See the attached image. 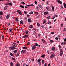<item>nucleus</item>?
Instances as JSON below:
<instances>
[{
  "mask_svg": "<svg viewBox=\"0 0 66 66\" xmlns=\"http://www.w3.org/2000/svg\"><path fill=\"white\" fill-rule=\"evenodd\" d=\"M6 5H9V3H7L6 4Z\"/></svg>",
  "mask_w": 66,
  "mask_h": 66,
  "instance_id": "62",
  "label": "nucleus"
},
{
  "mask_svg": "<svg viewBox=\"0 0 66 66\" xmlns=\"http://www.w3.org/2000/svg\"><path fill=\"white\" fill-rule=\"evenodd\" d=\"M64 42H66V38H65L64 39Z\"/></svg>",
  "mask_w": 66,
  "mask_h": 66,
  "instance_id": "58",
  "label": "nucleus"
},
{
  "mask_svg": "<svg viewBox=\"0 0 66 66\" xmlns=\"http://www.w3.org/2000/svg\"><path fill=\"white\" fill-rule=\"evenodd\" d=\"M21 3H22L23 4V5L25 4V3H24V2H21Z\"/></svg>",
  "mask_w": 66,
  "mask_h": 66,
  "instance_id": "43",
  "label": "nucleus"
},
{
  "mask_svg": "<svg viewBox=\"0 0 66 66\" xmlns=\"http://www.w3.org/2000/svg\"><path fill=\"white\" fill-rule=\"evenodd\" d=\"M29 28L30 29H32L33 28V26L32 25H30L29 27Z\"/></svg>",
  "mask_w": 66,
  "mask_h": 66,
  "instance_id": "12",
  "label": "nucleus"
},
{
  "mask_svg": "<svg viewBox=\"0 0 66 66\" xmlns=\"http://www.w3.org/2000/svg\"><path fill=\"white\" fill-rule=\"evenodd\" d=\"M42 64H44L45 63V61H44V60H42Z\"/></svg>",
  "mask_w": 66,
  "mask_h": 66,
  "instance_id": "24",
  "label": "nucleus"
},
{
  "mask_svg": "<svg viewBox=\"0 0 66 66\" xmlns=\"http://www.w3.org/2000/svg\"><path fill=\"white\" fill-rule=\"evenodd\" d=\"M24 13H25V14H27V12H26L25 11H24Z\"/></svg>",
  "mask_w": 66,
  "mask_h": 66,
  "instance_id": "56",
  "label": "nucleus"
},
{
  "mask_svg": "<svg viewBox=\"0 0 66 66\" xmlns=\"http://www.w3.org/2000/svg\"><path fill=\"white\" fill-rule=\"evenodd\" d=\"M46 18H47V19H50V16H48V17H46Z\"/></svg>",
  "mask_w": 66,
  "mask_h": 66,
  "instance_id": "38",
  "label": "nucleus"
},
{
  "mask_svg": "<svg viewBox=\"0 0 66 66\" xmlns=\"http://www.w3.org/2000/svg\"><path fill=\"white\" fill-rule=\"evenodd\" d=\"M35 46H38V44H37V43H36L35 45Z\"/></svg>",
  "mask_w": 66,
  "mask_h": 66,
  "instance_id": "44",
  "label": "nucleus"
},
{
  "mask_svg": "<svg viewBox=\"0 0 66 66\" xmlns=\"http://www.w3.org/2000/svg\"><path fill=\"white\" fill-rule=\"evenodd\" d=\"M53 42H54L53 40H50V42H51V43H53Z\"/></svg>",
  "mask_w": 66,
  "mask_h": 66,
  "instance_id": "39",
  "label": "nucleus"
},
{
  "mask_svg": "<svg viewBox=\"0 0 66 66\" xmlns=\"http://www.w3.org/2000/svg\"><path fill=\"white\" fill-rule=\"evenodd\" d=\"M43 43L44 44H47V42H46V41L43 42Z\"/></svg>",
  "mask_w": 66,
  "mask_h": 66,
  "instance_id": "28",
  "label": "nucleus"
},
{
  "mask_svg": "<svg viewBox=\"0 0 66 66\" xmlns=\"http://www.w3.org/2000/svg\"><path fill=\"white\" fill-rule=\"evenodd\" d=\"M15 21H18V19L17 18L16 19Z\"/></svg>",
  "mask_w": 66,
  "mask_h": 66,
  "instance_id": "48",
  "label": "nucleus"
},
{
  "mask_svg": "<svg viewBox=\"0 0 66 66\" xmlns=\"http://www.w3.org/2000/svg\"><path fill=\"white\" fill-rule=\"evenodd\" d=\"M35 4H37V2H36V1H35Z\"/></svg>",
  "mask_w": 66,
  "mask_h": 66,
  "instance_id": "55",
  "label": "nucleus"
},
{
  "mask_svg": "<svg viewBox=\"0 0 66 66\" xmlns=\"http://www.w3.org/2000/svg\"><path fill=\"white\" fill-rule=\"evenodd\" d=\"M23 49H26L28 48L27 47H23Z\"/></svg>",
  "mask_w": 66,
  "mask_h": 66,
  "instance_id": "34",
  "label": "nucleus"
},
{
  "mask_svg": "<svg viewBox=\"0 0 66 66\" xmlns=\"http://www.w3.org/2000/svg\"><path fill=\"white\" fill-rule=\"evenodd\" d=\"M12 60H13V61H14V62H15V59L14 58L12 57Z\"/></svg>",
  "mask_w": 66,
  "mask_h": 66,
  "instance_id": "30",
  "label": "nucleus"
},
{
  "mask_svg": "<svg viewBox=\"0 0 66 66\" xmlns=\"http://www.w3.org/2000/svg\"><path fill=\"white\" fill-rule=\"evenodd\" d=\"M54 18H55V17H54V16L53 17V18H51V19H54Z\"/></svg>",
  "mask_w": 66,
  "mask_h": 66,
  "instance_id": "61",
  "label": "nucleus"
},
{
  "mask_svg": "<svg viewBox=\"0 0 66 66\" xmlns=\"http://www.w3.org/2000/svg\"><path fill=\"white\" fill-rule=\"evenodd\" d=\"M57 2L58 3H60V4H62V2L60 0H58L57 1Z\"/></svg>",
  "mask_w": 66,
  "mask_h": 66,
  "instance_id": "11",
  "label": "nucleus"
},
{
  "mask_svg": "<svg viewBox=\"0 0 66 66\" xmlns=\"http://www.w3.org/2000/svg\"><path fill=\"white\" fill-rule=\"evenodd\" d=\"M17 12L19 13V14L20 15H21V11H20V10H17Z\"/></svg>",
  "mask_w": 66,
  "mask_h": 66,
  "instance_id": "5",
  "label": "nucleus"
},
{
  "mask_svg": "<svg viewBox=\"0 0 66 66\" xmlns=\"http://www.w3.org/2000/svg\"><path fill=\"white\" fill-rule=\"evenodd\" d=\"M36 9L37 10H38V9H39V8L38 7V6H36Z\"/></svg>",
  "mask_w": 66,
  "mask_h": 66,
  "instance_id": "49",
  "label": "nucleus"
},
{
  "mask_svg": "<svg viewBox=\"0 0 66 66\" xmlns=\"http://www.w3.org/2000/svg\"><path fill=\"white\" fill-rule=\"evenodd\" d=\"M41 40H42V41H43V42H44L45 41L44 39H42Z\"/></svg>",
  "mask_w": 66,
  "mask_h": 66,
  "instance_id": "57",
  "label": "nucleus"
},
{
  "mask_svg": "<svg viewBox=\"0 0 66 66\" xmlns=\"http://www.w3.org/2000/svg\"><path fill=\"white\" fill-rule=\"evenodd\" d=\"M20 7H21L22 8H24V6L22 5H20Z\"/></svg>",
  "mask_w": 66,
  "mask_h": 66,
  "instance_id": "37",
  "label": "nucleus"
},
{
  "mask_svg": "<svg viewBox=\"0 0 66 66\" xmlns=\"http://www.w3.org/2000/svg\"><path fill=\"white\" fill-rule=\"evenodd\" d=\"M35 13L36 14V15H37V14H38V12H35Z\"/></svg>",
  "mask_w": 66,
  "mask_h": 66,
  "instance_id": "53",
  "label": "nucleus"
},
{
  "mask_svg": "<svg viewBox=\"0 0 66 66\" xmlns=\"http://www.w3.org/2000/svg\"><path fill=\"white\" fill-rule=\"evenodd\" d=\"M44 14L45 15H47L48 14V12H45L44 13Z\"/></svg>",
  "mask_w": 66,
  "mask_h": 66,
  "instance_id": "10",
  "label": "nucleus"
},
{
  "mask_svg": "<svg viewBox=\"0 0 66 66\" xmlns=\"http://www.w3.org/2000/svg\"><path fill=\"white\" fill-rule=\"evenodd\" d=\"M52 11H54V7L53 6H52Z\"/></svg>",
  "mask_w": 66,
  "mask_h": 66,
  "instance_id": "29",
  "label": "nucleus"
},
{
  "mask_svg": "<svg viewBox=\"0 0 66 66\" xmlns=\"http://www.w3.org/2000/svg\"><path fill=\"white\" fill-rule=\"evenodd\" d=\"M20 24H23V22L22 20H21L20 21Z\"/></svg>",
  "mask_w": 66,
  "mask_h": 66,
  "instance_id": "21",
  "label": "nucleus"
},
{
  "mask_svg": "<svg viewBox=\"0 0 66 66\" xmlns=\"http://www.w3.org/2000/svg\"><path fill=\"white\" fill-rule=\"evenodd\" d=\"M10 24H11V23L10 22H8L7 23V25L8 26H9Z\"/></svg>",
  "mask_w": 66,
  "mask_h": 66,
  "instance_id": "35",
  "label": "nucleus"
},
{
  "mask_svg": "<svg viewBox=\"0 0 66 66\" xmlns=\"http://www.w3.org/2000/svg\"><path fill=\"white\" fill-rule=\"evenodd\" d=\"M52 54L51 55V56H50V57L51 58H52L53 57H54L55 56V54H54V52H52Z\"/></svg>",
  "mask_w": 66,
  "mask_h": 66,
  "instance_id": "2",
  "label": "nucleus"
},
{
  "mask_svg": "<svg viewBox=\"0 0 66 66\" xmlns=\"http://www.w3.org/2000/svg\"><path fill=\"white\" fill-rule=\"evenodd\" d=\"M64 4V7L65 8V9H66V4L65 3H63Z\"/></svg>",
  "mask_w": 66,
  "mask_h": 66,
  "instance_id": "18",
  "label": "nucleus"
},
{
  "mask_svg": "<svg viewBox=\"0 0 66 66\" xmlns=\"http://www.w3.org/2000/svg\"><path fill=\"white\" fill-rule=\"evenodd\" d=\"M9 5H11V6H12V4L11 3H9Z\"/></svg>",
  "mask_w": 66,
  "mask_h": 66,
  "instance_id": "45",
  "label": "nucleus"
},
{
  "mask_svg": "<svg viewBox=\"0 0 66 66\" xmlns=\"http://www.w3.org/2000/svg\"><path fill=\"white\" fill-rule=\"evenodd\" d=\"M28 36H29L28 35H25L24 36H23V38H26L27 37H28Z\"/></svg>",
  "mask_w": 66,
  "mask_h": 66,
  "instance_id": "9",
  "label": "nucleus"
},
{
  "mask_svg": "<svg viewBox=\"0 0 66 66\" xmlns=\"http://www.w3.org/2000/svg\"><path fill=\"white\" fill-rule=\"evenodd\" d=\"M13 52L14 53H17V50H15Z\"/></svg>",
  "mask_w": 66,
  "mask_h": 66,
  "instance_id": "26",
  "label": "nucleus"
},
{
  "mask_svg": "<svg viewBox=\"0 0 66 66\" xmlns=\"http://www.w3.org/2000/svg\"><path fill=\"white\" fill-rule=\"evenodd\" d=\"M29 6H34V5L33 4H31L29 5Z\"/></svg>",
  "mask_w": 66,
  "mask_h": 66,
  "instance_id": "47",
  "label": "nucleus"
},
{
  "mask_svg": "<svg viewBox=\"0 0 66 66\" xmlns=\"http://www.w3.org/2000/svg\"><path fill=\"white\" fill-rule=\"evenodd\" d=\"M9 32H12V29H10L9 30Z\"/></svg>",
  "mask_w": 66,
  "mask_h": 66,
  "instance_id": "32",
  "label": "nucleus"
},
{
  "mask_svg": "<svg viewBox=\"0 0 66 66\" xmlns=\"http://www.w3.org/2000/svg\"><path fill=\"white\" fill-rule=\"evenodd\" d=\"M21 53H24L25 52H26V51L25 50H23L21 52Z\"/></svg>",
  "mask_w": 66,
  "mask_h": 66,
  "instance_id": "8",
  "label": "nucleus"
},
{
  "mask_svg": "<svg viewBox=\"0 0 66 66\" xmlns=\"http://www.w3.org/2000/svg\"><path fill=\"white\" fill-rule=\"evenodd\" d=\"M16 45L15 43H14L12 44V47L13 48H14V49H16Z\"/></svg>",
  "mask_w": 66,
  "mask_h": 66,
  "instance_id": "1",
  "label": "nucleus"
},
{
  "mask_svg": "<svg viewBox=\"0 0 66 66\" xmlns=\"http://www.w3.org/2000/svg\"><path fill=\"white\" fill-rule=\"evenodd\" d=\"M3 13L2 12H0V15H3Z\"/></svg>",
  "mask_w": 66,
  "mask_h": 66,
  "instance_id": "25",
  "label": "nucleus"
},
{
  "mask_svg": "<svg viewBox=\"0 0 66 66\" xmlns=\"http://www.w3.org/2000/svg\"><path fill=\"white\" fill-rule=\"evenodd\" d=\"M51 34H54V32H51Z\"/></svg>",
  "mask_w": 66,
  "mask_h": 66,
  "instance_id": "51",
  "label": "nucleus"
},
{
  "mask_svg": "<svg viewBox=\"0 0 66 66\" xmlns=\"http://www.w3.org/2000/svg\"><path fill=\"white\" fill-rule=\"evenodd\" d=\"M45 56V55H43L42 56H41V57H44Z\"/></svg>",
  "mask_w": 66,
  "mask_h": 66,
  "instance_id": "50",
  "label": "nucleus"
},
{
  "mask_svg": "<svg viewBox=\"0 0 66 66\" xmlns=\"http://www.w3.org/2000/svg\"><path fill=\"white\" fill-rule=\"evenodd\" d=\"M38 64L39 66H40V65H42V62L41 61L39 62Z\"/></svg>",
  "mask_w": 66,
  "mask_h": 66,
  "instance_id": "33",
  "label": "nucleus"
},
{
  "mask_svg": "<svg viewBox=\"0 0 66 66\" xmlns=\"http://www.w3.org/2000/svg\"><path fill=\"white\" fill-rule=\"evenodd\" d=\"M33 14V12L32 11L31 12L29 13V14H30V15H31V14Z\"/></svg>",
  "mask_w": 66,
  "mask_h": 66,
  "instance_id": "20",
  "label": "nucleus"
},
{
  "mask_svg": "<svg viewBox=\"0 0 66 66\" xmlns=\"http://www.w3.org/2000/svg\"><path fill=\"white\" fill-rule=\"evenodd\" d=\"M46 9L47 11H50V7H49V6H47L46 7Z\"/></svg>",
  "mask_w": 66,
  "mask_h": 66,
  "instance_id": "4",
  "label": "nucleus"
},
{
  "mask_svg": "<svg viewBox=\"0 0 66 66\" xmlns=\"http://www.w3.org/2000/svg\"><path fill=\"white\" fill-rule=\"evenodd\" d=\"M47 23L48 24H51V22L50 21H48L47 22Z\"/></svg>",
  "mask_w": 66,
  "mask_h": 66,
  "instance_id": "22",
  "label": "nucleus"
},
{
  "mask_svg": "<svg viewBox=\"0 0 66 66\" xmlns=\"http://www.w3.org/2000/svg\"><path fill=\"white\" fill-rule=\"evenodd\" d=\"M41 27L42 28H44V25H42Z\"/></svg>",
  "mask_w": 66,
  "mask_h": 66,
  "instance_id": "41",
  "label": "nucleus"
},
{
  "mask_svg": "<svg viewBox=\"0 0 66 66\" xmlns=\"http://www.w3.org/2000/svg\"><path fill=\"white\" fill-rule=\"evenodd\" d=\"M28 31H26L25 32V33H26V34H28Z\"/></svg>",
  "mask_w": 66,
  "mask_h": 66,
  "instance_id": "46",
  "label": "nucleus"
},
{
  "mask_svg": "<svg viewBox=\"0 0 66 66\" xmlns=\"http://www.w3.org/2000/svg\"><path fill=\"white\" fill-rule=\"evenodd\" d=\"M24 20H27V18L25 17L24 19Z\"/></svg>",
  "mask_w": 66,
  "mask_h": 66,
  "instance_id": "52",
  "label": "nucleus"
},
{
  "mask_svg": "<svg viewBox=\"0 0 66 66\" xmlns=\"http://www.w3.org/2000/svg\"><path fill=\"white\" fill-rule=\"evenodd\" d=\"M10 64L11 66H14V63L12 62H11Z\"/></svg>",
  "mask_w": 66,
  "mask_h": 66,
  "instance_id": "23",
  "label": "nucleus"
},
{
  "mask_svg": "<svg viewBox=\"0 0 66 66\" xmlns=\"http://www.w3.org/2000/svg\"><path fill=\"white\" fill-rule=\"evenodd\" d=\"M38 6H39V7H40V8H41V7H42V6H41V4H38Z\"/></svg>",
  "mask_w": 66,
  "mask_h": 66,
  "instance_id": "31",
  "label": "nucleus"
},
{
  "mask_svg": "<svg viewBox=\"0 0 66 66\" xmlns=\"http://www.w3.org/2000/svg\"><path fill=\"white\" fill-rule=\"evenodd\" d=\"M36 48V46H33L32 47V50H34V49H35Z\"/></svg>",
  "mask_w": 66,
  "mask_h": 66,
  "instance_id": "13",
  "label": "nucleus"
},
{
  "mask_svg": "<svg viewBox=\"0 0 66 66\" xmlns=\"http://www.w3.org/2000/svg\"><path fill=\"white\" fill-rule=\"evenodd\" d=\"M10 14H7V15L6 16V19H8V18H9V16H10Z\"/></svg>",
  "mask_w": 66,
  "mask_h": 66,
  "instance_id": "15",
  "label": "nucleus"
},
{
  "mask_svg": "<svg viewBox=\"0 0 66 66\" xmlns=\"http://www.w3.org/2000/svg\"><path fill=\"white\" fill-rule=\"evenodd\" d=\"M10 55H11V56H13L14 55H13V54L12 53H10Z\"/></svg>",
  "mask_w": 66,
  "mask_h": 66,
  "instance_id": "42",
  "label": "nucleus"
},
{
  "mask_svg": "<svg viewBox=\"0 0 66 66\" xmlns=\"http://www.w3.org/2000/svg\"><path fill=\"white\" fill-rule=\"evenodd\" d=\"M54 17H57V15L56 14L54 15Z\"/></svg>",
  "mask_w": 66,
  "mask_h": 66,
  "instance_id": "40",
  "label": "nucleus"
},
{
  "mask_svg": "<svg viewBox=\"0 0 66 66\" xmlns=\"http://www.w3.org/2000/svg\"><path fill=\"white\" fill-rule=\"evenodd\" d=\"M66 44V42H64L63 43V45H65Z\"/></svg>",
  "mask_w": 66,
  "mask_h": 66,
  "instance_id": "60",
  "label": "nucleus"
},
{
  "mask_svg": "<svg viewBox=\"0 0 66 66\" xmlns=\"http://www.w3.org/2000/svg\"><path fill=\"white\" fill-rule=\"evenodd\" d=\"M40 61H41V59H38L37 60V63H38V62H40Z\"/></svg>",
  "mask_w": 66,
  "mask_h": 66,
  "instance_id": "16",
  "label": "nucleus"
},
{
  "mask_svg": "<svg viewBox=\"0 0 66 66\" xmlns=\"http://www.w3.org/2000/svg\"><path fill=\"white\" fill-rule=\"evenodd\" d=\"M59 48H61V45H59Z\"/></svg>",
  "mask_w": 66,
  "mask_h": 66,
  "instance_id": "63",
  "label": "nucleus"
},
{
  "mask_svg": "<svg viewBox=\"0 0 66 66\" xmlns=\"http://www.w3.org/2000/svg\"><path fill=\"white\" fill-rule=\"evenodd\" d=\"M58 38L56 37L55 38V39H56V40H58Z\"/></svg>",
  "mask_w": 66,
  "mask_h": 66,
  "instance_id": "54",
  "label": "nucleus"
},
{
  "mask_svg": "<svg viewBox=\"0 0 66 66\" xmlns=\"http://www.w3.org/2000/svg\"><path fill=\"white\" fill-rule=\"evenodd\" d=\"M63 53V50L62 49H61L60 52V56H62Z\"/></svg>",
  "mask_w": 66,
  "mask_h": 66,
  "instance_id": "3",
  "label": "nucleus"
},
{
  "mask_svg": "<svg viewBox=\"0 0 66 66\" xmlns=\"http://www.w3.org/2000/svg\"><path fill=\"white\" fill-rule=\"evenodd\" d=\"M37 25L38 27H39L40 26V24H39V23L38 22L37 23Z\"/></svg>",
  "mask_w": 66,
  "mask_h": 66,
  "instance_id": "27",
  "label": "nucleus"
},
{
  "mask_svg": "<svg viewBox=\"0 0 66 66\" xmlns=\"http://www.w3.org/2000/svg\"><path fill=\"white\" fill-rule=\"evenodd\" d=\"M29 6H29V5H27V6H25V8H28V7H29Z\"/></svg>",
  "mask_w": 66,
  "mask_h": 66,
  "instance_id": "36",
  "label": "nucleus"
},
{
  "mask_svg": "<svg viewBox=\"0 0 66 66\" xmlns=\"http://www.w3.org/2000/svg\"><path fill=\"white\" fill-rule=\"evenodd\" d=\"M44 66H47V64L46 63H45V64Z\"/></svg>",
  "mask_w": 66,
  "mask_h": 66,
  "instance_id": "64",
  "label": "nucleus"
},
{
  "mask_svg": "<svg viewBox=\"0 0 66 66\" xmlns=\"http://www.w3.org/2000/svg\"><path fill=\"white\" fill-rule=\"evenodd\" d=\"M7 8V6H5V7H4V10L5 11L6 10Z\"/></svg>",
  "mask_w": 66,
  "mask_h": 66,
  "instance_id": "17",
  "label": "nucleus"
},
{
  "mask_svg": "<svg viewBox=\"0 0 66 66\" xmlns=\"http://www.w3.org/2000/svg\"><path fill=\"white\" fill-rule=\"evenodd\" d=\"M20 64H19V63L18 62L17 63L16 65V66H20Z\"/></svg>",
  "mask_w": 66,
  "mask_h": 66,
  "instance_id": "19",
  "label": "nucleus"
},
{
  "mask_svg": "<svg viewBox=\"0 0 66 66\" xmlns=\"http://www.w3.org/2000/svg\"><path fill=\"white\" fill-rule=\"evenodd\" d=\"M39 17V16H37L36 17V18H38Z\"/></svg>",
  "mask_w": 66,
  "mask_h": 66,
  "instance_id": "59",
  "label": "nucleus"
},
{
  "mask_svg": "<svg viewBox=\"0 0 66 66\" xmlns=\"http://www.w3.org/2000/svg\"><path fill=\"white\" fill-rule=\"evenodd\" d=\"M9 50H14V48H13V47H10L9 48Z\"/></svg>",
  "mask_w": 66,
  "mask_h": 66,
  "instance_id": "14",
  "label": "nucleus"
},
{
  "mask_svg": "<svg viewBox=\"0 0 66 66\" xmlns=\"http://www.w3.org/2000/svg\"><path fill=\"white\" fill-rule=\"evenodd\" d=\"M55 47H52L51 48L52 50V51H55Z\"/></svg>",
  "mask_w": 66,
  "mask_h": 66,
  "instance_id": "7",
  "label": "nucleus"
},
{
  "mask_svg": "<svg viewBox=\"0 0 66 66\" xmlns=\"http://www.w3.org/2000/svg\"><path fill=\"white\" fill-rule=\"evenodd\" d=\"M28 22H31V21H32V20L30 19L29 18L28 19Z\"/></svg>",
  "mask_w": 66,
  "mask_h": 66,
  "instance_id": "6",
  "label": "nucleus"
}]
</instances>
